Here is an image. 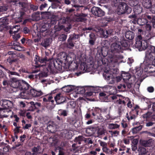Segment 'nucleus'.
Returning <instances> with one entry per match:
<instances>
[{
  "label": "nucleus",
  "mask_w": 155,
  "mask_h": 155,
  "mask_svg": "<svg viewBox=\"0 0 155 155\" xmlns=\"http://www.w3.org/2000/svg\"><path fill=\"white\" fill-rule=\"evenodd\" d=\"M21 127L19 126H18L15 127L14 130V133L15 134H18L21 130L20 129Z\"/></svg>",
  "instance_id": "obj_63"
},
{
  "label": "nucleus",
  "mask_w": 155,
  "mask_h": 155,
  "mask_svg": "<svg viewBox=\"0 0 155 155\" xmlns=\"http://www.w3.org/2000/svg\"><path fill=\"white\" fill-rule=\"evenodd\" d=\"M61 61H54L52 58L49 59L48 61V64L47 67V69L48 71H50L52 72L54 68L58 70H60L62 69V63Z\"/></svg>",
  "instance_id": "obj_3"
},
{
  "label": "nucleus",
  "mask_w": 155,
  "mask_h": 155,
  "mask_svg": "<svg viewBox=\"0 0 155 155\" xmlns=\"http://www.w3.org/2000/svg\"><path fill=\"white\" fill-rule=\"evenodd\" d=\"M9 64L11 70L12 71H15L17 69V68H19L20 67L18 60L12 62H9Z\"/></svg>",
  "instance_id": "obj_23"
},
{
  "label": "nucleus",
  "mask_w": 155,
  "mask_h": 155,
  "mask_svg": "<svg viewBox=\"0 0 155 155\" xmlns=\"http://www.w3.org/2000/svg\"><path fill=\"white\" fill-rule=\"evenodd\" d=\"M50 40L49 38L45 39L41 43V45L45 48L48 47L50 44Z\"/></svg>",
  "instance_id": "obj_37"
},
{
  "label": "nucleus",
  "mask_w": 155,
  "mask_h": 155,
  "mask_svg": "<svg viewBox=\"0 0 155 155\" xmlns=\"http://www.w3.org/2000/svg\"><path fill=\"white\" fill-rule=\"evenodd\" d=\"M112 6L118 7L124 0H111Z\"/></svg>",
  "instance_id": "obj_34"
},
{
  "label": "nucleus",
  "mask_w": 155,
  "mask_h": 155,
  "mask_svg": "<svg viewBox=\"0 0 155 155\" xmlns=\"http://www.w3.org/2000/svg\"><path fill=\"white\" fill-rule=\"evenodd\" d=\"M138 1L137 0H132L130 2V5L131 6H135L137 5L138 4Z\"/></svg>",
  "instance_id": "obj_50"
},
{
  "label": "nucleus",
  "mask_w": 155,
  "mask_h": 155,
  "mask_svg": "<svg viewBox=\"0 0 155 155\" xmlns=\"http://www.w3.org/2000/svg\"><path fill=\"white\" fill-rule=\"evenodd\" d=\"M92 13L94 15L98 17H101L105 15L104 12L100 8L93 7L91 10Z\"/></svg>",
  "instance_id": "obj_12"
},
{
  "label": "nucleus",
  "mask_w": 155,
  "mask_h": 155,
  "mask_svg": "<svg viewBox=\"0 0 155 155\" xmlns=\"http://www.w3.org/2000/svg\"><path fill=\"white\" fill-rule=\"evenodd\" d=\"M11 118H14L15 119L14 120V121H15L16 122H18L19 120V118L16 114H14L12 112V114L10 116Z\"/></svg>",
  "instance_id": "obj_51"
},
{
  "label": "nucleus",
  "mask_w": 155,
  "mask_h": 155,
  "mask_svg": "<svg viewBox=\"0 0 155 155\" xmlns=\"http://www.w3.org/2000/svg\"><path fill=\"white\" fill-rule=\"evenodd\" d=\"M120 42L119 41L114 42L112 43L110 46V51L111 53L114 54L115 53H122L124 48L120 45Z\"/></svg>",
  "instance_id": "obj_6"
},
{
  "label": "nucleus",
  "mask_w": 155,
  "mask_h": 155,
  "mask_svg": "<svg viewBox=\"0 0 155 155\" xmlns=\"http://www.w3.org/2000/svg\"><path fill=\"white\" fill-rule=\"evenodd\" d=\"M30 9L33 11H35L38 9V7L36 5H33L31 4L30 5Z\"/></svg>",
  "instance_id": "obj_60"
},
{
  "label": "nucleus",
  "mask_w": 155,
  "mask_h": 155,
  "mask_svg": "<svg viewBox=\"0 0 155 155\" xmlns=\"http://www.w3.org/2000/svg\"><path fill=\"white\" fill-rule=\"evenodd\" d=\"M74 87L72 85H67L62 88V90L65 92L69 93L74 90Z\"/></svg>",
  "instance_id": "obj_31"
},
{
  "label": "nucleus",
  "mask_w": 155,
  "mask_h": 155,
  "mask_svg": "<svg viewBox=\"0 0 155 155\" xmlns=\"http://www.w3.org/2000/svg\"><path fill=\"white\" fill-rule=\"evenodd\" d=\"M67 35L65 34H62L60 35L58 38V40L60 41H64L67 38Z\"/></svg>",
  "instance_id": "obj_45"
},
{
  "label": "nucleus",
  "mask_w": 155,
  "mask_h": 155,
  "mask_svg": "<svg viewBox=\"0 0 155 155\" xmlns=\"http://www.w3.org/2000/svg\"><path fill=\"white\" fill-rule=\"evenodd\" d=\"M8 19L6 17H3L0 19V21L3 23L2 24L3 25H5V26H7L8 24Z\"/></svg>",
  "instance_id": "obj_43"
},
{
  "label": "nucleus",
  "mask_w": 155,
  "mask_h": 155,
  "mask_svg": "<svg viewBox=\"0 0 155 155\" xmlns=\"http://www.w3.org/2000/svg\"><path fill=\"white\" fill-rule=\"evenodd\" d=\"M138 24L140 25H143L148 23V21L145 18H138Z\"/></svg>",
  "instance_id": "obj_36"
},
{
  "label": "nucleus",
  "mask_w": 155,
  "mask_h": 155,
  "mask_svg": "<svg viewBox=\"0 0 155 155\" xmlns=\"http://www.w3.org/2000/svg\"><path fill=\"white\" fill-rule=\"evenodd\" d=\"M58 114L61 116L66 117L68 114V112L66 110L60 109L58 110Z\"/></svg>",
  "instance_id": "obj_40"
},
{
  "label": "nucleus",
  "mask_w": 155,
  "mask_h": 155,
  "mask_svg": "<svg viewBox=\"0 0 155 155\" xmlns=\"http://www.w3.org/2000/svg\"><path fill=\"white\" fill-rule=\"evenodd\" d=\"M101 109L100 108L97 107L94 108L90 110V114H91L93 116L96 118H98L99 116L100 115L101 112Z\"/></svg>",
  "instance_id": "obj_20"
},
{
  "label": "nucleus",
  "mask_w": 155,
  "mask_h": 155,
  "mask_svg": "<svg viewBox=\"0 0 155 155\" xmlns=\"http://www.w3.org/2000/svg\"><path fill=\"white\" fill-rule=\"evenodd\" d=\"M118 71L119 70L117 68L111 70H106L104 71L103 75L107 80L114 79L115 76L118 73Z\"/></svg>",
  "instance_id": "obj_8"
},
{
  "label": "nucleus",
  "mask_w": 155,
  "mask_h": 155,
  "mask_svg": "<svg viewBox=\"0 0 155 155\" xmlns=\"http://www.w3.org/2000/svg\"><path fill=\"white\" fill-rule=\"evenodd\" d=\"M80 37V35L79 34H75L74 33L71 35L67 40V47L71 48L74 46V40L78 39Z\"/></svg>",
  "instance_id": "obj_9"
},
{
  "label": "nucleus",
  "mask_w": 155,
  "mask_h": 155,
  "mask_svg": "<svg viewBox=\"0 0 155 155\" xmlns=\"http://www.w3.org/2000/svg\"><path fill=\"white\" fill-rule=\"evenodd\" d=\"M133 142L135 143V144H134L132 146V150L134 151H135L137 149V141L134 140H133Z\"/></svg>",
  "instance_id": "obj_47"
},
{
  "label": "nucleus",
  "mask_w": 155,
  "mask_h": 155,
  "mask_svg": "<svg viewBox=\"0 0 155 155\" xmlns=\"http://www.w3.org/2000/svg\"><path fill=\"white\" fill-rule=\"evenodd\" d=\"M62 137L67 139H71L72 137V135L71 132L68 130H65L62 133Z\"/></svg>",
  "instance_id": "obj_24"
},
{
  "label": "nucleus",
  "mask_w": 155,
  "mask_h": 155,
  "mask_svg": "<svg viewBox=\"0 0 155 155\" xmlns=\"http://www.w3.org/2000/svg\"><path fill=\"white\" fill-rule=\"evenodd\" d=\"M75 141L78 144L81 143V142L83 140V137L82 136H79L75 139Z\"/></svg>",
  "instance_id": "obj_49"
},
{
  "label": "nucleus",
  "mask_w": 155,
  "mask_h": 155,
  "mask_svg": "<svg viewBox=\"0 0 155 155\" xmlns=\"http://www.w3.org/2000/svg\"><path fill=\"white\" fill-rule=\"evenodd\" d=\"M30 90L29 91L30 99L32 98L33 97H40L43 94L42 92L40 91H37L34 88L31 87Z\"/></svg>",
  "instance_id": "obj_13"
},
{
  "label": "nucleus",
  "mask_w": 155,
  "mask_h": 155,
  "mask_svg": "<svg viewBox=\"0 0 155 155\" xmlns=\"http://www.w3.org/2000/svg\"><path fill=\"white\" fill-rule=\"evenodd\" d=\"M78 9L81 10V13L78 15V17L79 21L81 22H84L87 20V19L84 17H86L87 14L86 13H83L82 12H85V11L87 10V8L86 7L81 6H78Z\"/></svg>",
  "instance_id": "obj_11"
},
{
  "label": "nucleus",
  "mask_w": 155,
  "mask_h": 155,
  "mask_svg": "<svg viewBox=\"0 0 155 155\" xmlns=\"http://www.w3.org/2000/svg\"><path fill=\"white\" fill-rule=\"evenodd\" d=\"M145 64L144 70L148 73H152L155 72V65L152 63H147Z\"/></svg>",
  "instance_id": "obj_16"
},
{
  "label": "nucleus",
  "mask_w": 155,
  "mask_h": 155,
  "mask_svg": "<svg viewBox=\"0 0 155 155\" xmlns=\"http://www.w3.org/2000/svg\"><path fill=\"white\" fill-rule=\"evenodd\" d=\"M122 78L120 76H116L115 77L114 79H111V81H115V80L117 82H119L120 81Z\"/></svg>",
  "instance_id": "obj_59"
},
{
  "label": "nucleus",
  "mask_w": 155,
  "mask_h": 155,
  "mask_svg": "<svg viewBox=\"0 0 155 155\" xmlns=\"http://www.w3.org/2000/svg\"><path fill=\"white\" fill-rule=\"evenodd\" d=\"M134 12L137 15L140 14L142 11V8L140 6L137 5L134 8Z\"/></svg>",
  "instance_id": "obj_33"
},
{
  "label": "nucleus",
  "mask_w": 155,
  "mask_h": 155,
  "mask_svg": "<svg viewBox=\"0 0 155 155\" xmlns=\"http://www.w3.org/2000/svg\"><path fill=\"white\" fill-rule=\"evenodd\" d=\"M137 150L138 153V155H147L148 153H149L148 150L142 146L139 147Z\"/></svg>",
  "instance_id": "obj_26"
},
{
  "label": "nucleus",
  "mask_w": 155,
  "mask_h": 155,
  "mask_svg": "<svg viewBox=\"0 0 155 155\" xmlns=\"http://www.w3.org/2000/svg\"><path fill=\"white\" fill-rule=\"evenodd\" d=\"M40 147L39 146H38L37 147H34L32 149V151L33 153L35 154V153H37L39 151V149Z\"/></svg>",
  "instance_id": "obj_53"
},
{
  "label": "nucleus",
  "mask_w": 155,
  "mask_h": 155,
  "mask_svg": "<svg viewBox=\"0 0 155 155\" xmlns=\"http://www.w3.org/2000/svg\"><path fill=\"white\" fill-rule=\"evenodd\" d=\"M121 44L120 45L123 47H127L129 45V42L127 40H123L120 42Z\"/></svg>",
  "instance_id": "obj_42"
},
{
  "label": "nucleus",
  "mask_w": 155,
  "mask_h": 155,
  "mask_svg": "<svg viewBox=\"0 0 155 155\" xmlns=\"http://www.w3.org/2000/svg\"><path fill=\"white\" fill-rule=\"evenodd\" d=\"M55 101L58 104H61L66 100V98L60 93L58 94L54 98Z\"/></svg>",
  "instance_id": "obj_18"
},
{
  "label": "nucleus",
  "mask_w": 155,
  "mask_h": 155,
  "mask_svg": "<svg viewBox=\"0 0 155 155\" xmlns=\"http://www.w3.org/2000/svg\"><path fill=\"white\" fill-rule=\"evenodd\" d=\"M109 128L110 129H115L118 128L120 125L117 124H109Z\"/></svg>",
  "instance_id": "obj_44"
},
{
  "label": "nucleus",
  "mask_w": 155,
  "mask_h": 155,
  "mask_svg": "<svg viewBox=\"0 0 155 155\" xmlns=\"http://www.w3.org/2000/svg\"><path fill=\"white\" fill-rule=\"evenodd\" d=\"M145 28L146 31H150L151 30V29L152 28L151 25L149 24H148L147 23L145 24Z\"/></svg>",
  "instance_id": "obj_57"
},
{
  "label": "nucleus",
  "mask_w": 155,
  "mask_h": 155,
  "mask_svg": "<svg viewBox=\"0 0 155 155\" xmlns=\"http://www.w3.org/2000/svg\"><path fill=\"white\" fill-rule=\"evenodd\" d=\"M143 6L146 8H149L152 6L149 0H144L142 3Z\"/></svg>",
  "instance_id": "obj_35"
},
{
  "label": "nucleus",
  "mask_w": 155,
  "mask_h": 155,
  "mask_svg": "<svg viewBox=\"0 0 155 155\" xmlns=\"http://www.w3.org/2000/svg\"><path fill=\"white\" fill-rule=\"evenodd\" d=\"M15 78H11L10 80L8 81V78L7 77L6 78H4V79H3L2 80H3L2 81V84L3 86L5 87H6L8 86V85H10L11 87H12V85L11 84L12 83V79H15Z\"/></svg>",
  "instance_id": "obj_32"
},
{
  "label": "nucleus",
  "mask_w": 155,
  "mask_h": 155,
  "mask_svg": "<svg viewBox=\"0 0 155 155\" xmlns=\"http://www.w3.org/2000/svg\"><path fill=\"white\" fill-rule=\"evenodd\" d=\"M147 48V43H146L145 44L144 43L142 44V46H140V48H139V50L142 51V50H145Z\"/></svg>",
  "instance_id": "obj_55"
},
{
  "label": "nucleus",
  "mask_w": 155,
  "mask_h": 155,
  "mask_svg": "<svg viewBox=\"0 0 155 155\" xmlns=\"http://www.w3.org/2000/svg\"><path fill=\"white\" fill-rule=\"evenodd\" d=\"M36 61L35 62V64H37V63L38 62H39L40 63H45L47 64V65H46L48 66V61H49V59H48L46 57H45L44 58H42L40 57L37 56L35 55V60Z\"/></svg>",
  "instance_id": "obj_21"
},
{
  "label": "nucleus",
  "mask_w": 155,
  "mask_h": 155,
  "mask_svg": "<svg viewBox=\"0 0 155 155\" xmlns=\"http://www.w3.org/2000/svg\"><path fill=\"white\" fill-rule=\"evenodd\" d=\"M64 27L63 25H58L56 28V30L57 31H58L63 29Z\"/></svg>",
  "instance_id": "obj_64"
},
{
  "label": "nucleus",
  "mask_w": 155,
  "mask_h": 155,
  "mask_svg": "<svg viewBox=\"0 0 155 155\" xmlns=\"http://www.w3.org/2000/svg\"><path fill=\"white\" fill-rule=\"evenodd\" d=\"M103 51L104 48H101L100 50L98 51L97 53L100 56H102L105 57L107 55L109 58H110V59L109 61V63L114 65L118 62V61L117 59H114V54L111 53V51L108 52L107 50V51L105 50L104 52Z\"/></svg>",
  "instance_id": "obj_5"
},
{
  "label": "nucleus",
  "mask_w": 155,
  "mask_h": 155,
  "mask_svg": "<svg viewBox=\"0 0 155 155\" xmlns=\"http://www.w3.org/2000/svg\"><path fill=\"white\" fill-rule=\"evenodd\" d=\"M144 35L143 37V39L144 41H147L151 38L152 36L150 33H148L145 34V32L144 31Z\"/></svg>",
  "instance_id": "obj_41"
},
{
  "label": "nucleus",
  "mask_w": 155,
  "mask_h": 155,
  "mask_svg": "<svg viewBox=\"0 0 155 155\" xmlns=\"http://www.w3.org/2000/svg\"><path fill=\"white\" fill-rule=\"evenodd\" d=\"M57 125L56 124L54 123L53 122H49V125L48 126V127L49 128H56Z\"/></svg>",
  "instance_id": "obj_58"
},
{
  "label": "nucleus",
  "mask_w": 155,
  "mask_h": 155,
  "mask_svg": "<svg viewBox=\"0 0 155 155\" xmlns=\"http://www.w3.org/2000/svg\"><path fill=\"white\" fill-rule=\"evenodd\" d=\"M49 21H50L49 23L48 22V24H44L42 26L40 29V32L37 33V38L34 40V42H37L40 41L41 38V35L45 37L48 34L47 26L48 24L51 26L56 23V21L54 18H50Z\"/></svg>",
  "instance_id": "obj_2"
},
{
  "label": "nucleus",
  "mask_w": 155,
  "mask_h": 155,
  "mask_svg": "<svg viewBox=\"0 0 155 155\" xmlns=\"http://www.w3.org/2000/svg\"><path fill=\"white\" fill-rule=\"evenodd\" d=\"M78 92L80 94H83L84 93L85 90L84 88L82 87H79L78 89Z\"/></svg>",
  "instance_id": "obj_62"
},
{
  "label": "nucleus",
  "mask_w": 155,
  "mask_h": 155,
  "mask_svg": "<svg viewBox=\"0 0 155 155\" xmlns=\"http://www.w3.org/2000/svg\"><path fill=\"white\" fill-rule=\"evenodd\" d=\"M140 143L141 145L145 147H150L153 144V141L152 139H149L148 140H140Z\"/></svg>",
  "instance_id": "obj_22"
},
{
  "label": "nucleus",
  "mask_w": 155,
  "mask_h": 155,
  "mask_svg": "<svg viewBox=\"0 0 155 155\" xmlns=\"http://www.w3.org/2000/svg\"><path fill=\"white\" fill-rule=\"evenodd\" d=\"M153 60L155 61L154 62H155V55H154L153 52L151 51L149 52H147L146 53L143 62L144 64L152 63Z\"/></svg>",
  "instance_id": "obj_10"
},
{
  "label": "nucleus",
  "mask_w": 155,
  "mask_h": 155,
  "mask_svg": "<svg viewBox=\"0 0 155 155\" xmlns=\"http://www.w3.org/2000/svg\"><path fill=\"white\" fill-rule=\"evenodd\" d=\"M142 128V126L140 125L139 126H136L132 129V132L133 134H136L140 131Z\"/></svg>",
  "instance_id": "obj_39"
},
{
  "label": "nucleus",
  "mask_w": 155,
  "mask_h": 155,
  "mask_svg": "<svg viewBox=\"0 0 155 155\" xmlns=\"http://www.w3.org/2000/svg\"><path fill=\"white\" fill-rule=\"evenodd\" d=\"M17 60V57L15 54L10 55L7 59V61L8 63L12 62Z\"/></svg>",
  "instance_id": "obj_38"
},
{
  "label": "nucleus",
  "mask_w": 155,
  "mask_h": 155,
  "mask_svg": "<svg viewBox=\"0 0 155 155\" xmlns=\"http://www.w3.org/2000/svg\"><path fill=\"white\" fill-rule=\"evenodd\" d=\"M129 99L128 97H125L122 96L120 95L117 100H116L115 103L119 105L123 104L125 106Z\"/></svg>",
  "instance_id": "obj_19"
},
{
  "label": "nucleus",
  "mask_w": 155,
  "mask_h": 155,
  "mask_svg": "<svg viewBox=\"0 0 155 155\" xmlns=\"http://www.w3.org/2000/svg\"><path fill=\"white\" fill-rule=\"evenodd\" d=\"M6 75L4 74L3 72L0 70V81H1L2 80L6 78Z\"/></svg>",
  "instance_id": "obj_52"
},
{
  "label": "nucleus",
  "mask_w": 155,
  "mask_h": 155,
  "mask_svg": "<svg viewBox=\"0 0 155 155\" xmlns=\"http://www.w3.org/2000/svg\"><path fill=\"white\" fill-rule=\"evenodd\" d=\"M121 76L124 82L127 81H129L131 78L130 74L128 72H126L125 71H123Z\"/></svg>",
  "instance_id": "obj_29"
},
{
  "label": "nucleus",
  "mask_w": 155,
  "mask_h": 155,
  "mask_svg": "<svg viewBox=\"0 0 155 155\" xmlns=\"http://www.w3.org/2000/svg\"><path fill=\"white\" fill-rule=\"evenodd\" d=\"M12 87L16 89V90L27 91L31 87L28 83L23 80H18L15 78L12 79Z\"/></svg>",
  "instance_id": "obj_1"
},
{
  "label": "nucleus",
  "mask_w": 155,
  "mask_h": 155,
  "mask_svg": "<svg viewBox=\"0 0 155 155\" xmlns=\"http://www.w3.org/2000/svg\"><path fill=\"white\" fill-rule=\"evenodd\" d=\"M132 11L131 8L126 3L123 2L118 6L117 13L119 15L126 13L129 14Z\"/></svg>",
  "instance_id": "obj_4"
},
{
  "label": "nucleus",
  "mask_w": 155,
  "mask_h": 155,
  "mask_svg": "<svg viewBox=\"0 0 155 155\" xmlns=\"http://www.w3.org/2000/svg\"><path fill=\"white\" fill-rule=\"evenodd\" d=\"M20 97L23 99H30L29 91H23L20 93L19 94Z\"/></svg>",
  "instance_id": "obj_27"
},
{
  "label": "nucleus",
  "mask_w": 155,
  "mask_h": 155,
  "mask_svg": "<svg viewBox=\"0 0 155 155\" xmlns=\"http://www.w3.org/2000/svg\"><path fill=\"white\" fill-rule=\"evenodd\" d=\"M29 104H30L31 105V111H34L35 110V104L34 102L31 101L29 103Z\"/></svg>",
  "instance_id": "obj_56"
},
{
  "label": "nucleus",
  "mask_w": 155,
  "mask_h": 155,
  "mask_svg": "<svg viewBox=\"0 0 155 155\" xmlns=\"http://www.w3.org/2000/svg\"><path fill=\"white\" fill-rule=\"evenodd\" d=\"M125 36L127 39L129 40H132L134 38L135 34L132 31H127L125 33Z\"/></svg>",
  "instance_id": "obj_28"
},
{
  "label": "nucleus",
  "mask_w": 155,
  "mask_h": 155,
  "mask_svg": "<svg viewBox=\"0 0 155 155\" xmlns=\"http://www.w3.org/2000/svg\"><path fill=\"white\" fill-rule=\"evenodd\" d=\"M89 40H96V36L93 33H91L89 35Z\"/></svg>",
  "instance_id": "obj_61"
},
{
  "label": "nucleus",
  "mask_w": 155,
  "mask_h": 155,
  "mask_svg": "<svg viewBox=\"0 0 155 155\" xmlns=\"http://www.w3.org/2000/svg\"><path fill=\"white\" fill-rule=\"evenodd\" d=\"M102 35L104 38H107L108 37L107 30L104 29L102 31Z\"/></svg>",
  "instance_id": "obj_54"
},
{
  "label": "nucleus",
  "mask_w": 155,
  "mask_h": 155,
  "mask_svg": "<svg viewBox=\"0 0 155 155\" xmlns=\"http://www.w3.org/2000/svg\"><path fill=\"white\" fill-rule=\"evenodd\" d=\"M142 116L143 118L146 119V120L150 119L151 117H152V118L155 119V115H153V113L150 111L147 112V113L144 114Z\"/></svg>",
  "instance_id": "obj_30"
},
{
  "label": "nucleus",
  "mask_w": 155,
  "mask_h": 155,
  "mask_svg": "<svg viewBox=\"0 0 155 155\" xmlns=\"http://www.w3.org/2000/svg\"><path fill=\"white\" fill-rule=\"evenodd\" d=\"M0 103L2 107L6 109H10L13 106V103L12 101L6 99L2 100Z\"/></svg>",
  "instance_id": "obj_14"
},
{
  "label": "nucleus",
  "mask_w": 155,
  "mask_h": 155,
  "mask_svg": "<svg viewBox=\"0 0 155 155\" xmlns=\"http://www.w3.org/2000/svg\"><path fill=\"white\" fill-rule=\"evenodd\" d=\"M102 150L103 152H104L106 154L112 153V151L110 149L107 147L102 148Z\"/></svg>",
  "instance_id": "obj_48"
},
{
  "label": "nucleus",
  "mask_w": 155,
  "mask_h": 155,
  "mask_svg": "<svg viewBox=\"0 0 155 155\" xmlns=\"http://www.w3.org/2000/svg\"><path fill=\"white\" fill-rule=\"evenodd\" d=\"M59 57L61 59L60 61L64 62L65 64L70 61L69 60V57L65 52L60 53L59 54Z\"/></svg>",
  "instance_id": "obj_17"
},
{
  "label": "nucleus",
  "mask_w": 155,
  "mask_h": 155,
  "mask_svg": "<svg viewBox=\"0 0 155 155\" xmlns=\"http://www.w3.org/2000/svg\"><path fill=\"white\" fill-rule=\"evenodd\" d=\"M140 110V109L139 106L136 105L133 107V108L130 112V114H132L134 117H137L138 114Z\"/></svg>",
  "instance_id": "obj_25"
},
{
  "label": "nucleus",
  "mask_w": 155,
  "mask_h": 155,
  "mask_svg": "<svg viewBox=\"0 0 155 155\" xmlns=\"http://www.w3.org/2000/svg\"><path fill=\"white\" fill-rule=\"evenodd\" d=\"M144 31L142 29H138L137 36L135 38V47L139 49L140 46H142V40H143V37L144 35Z\"/></svg>",
  "instance_id": "obj_7"
},
{
  "label": "nucleus",
  "mask_w": 155,
  "mask_h": 155,
  "mask_svg": "<svg viewBox=\"0 0 155 155\" xmlns=\"http://www.w3.org/2000/svg\"><path fill=\"white\" fill-rule=\"evenodd\" d=\"M68 105L71 108L74 109L76 106V104L73 101H70L68 103Z\"/></svg>",
  "instance_id": "obj_46"
},
{
  "label": "nucleus",
  "mask_w": 155,
  "mask_h": 155,
  "mask_svg": "<svg viewBox=\"0 0 155 155\" xmlns=\"http://www.w3.org/2000/svg\"><path fill=\"white\" fill-rule=\"evenodd\" d=\"M5 28L7 30L10 29L9 32L10 34L12 35L13 34L15 35L20 29V27L18 25H15L13 27L6 26L5 27Z\"/></svg>",
  "instance_id": "obj_15"
}]
</instances>
